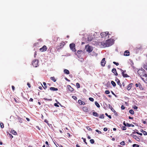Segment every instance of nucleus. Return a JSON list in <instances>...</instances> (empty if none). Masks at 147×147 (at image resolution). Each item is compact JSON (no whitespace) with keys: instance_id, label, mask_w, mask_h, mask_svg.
Wrapping results in <instances>:
<instances>
[{"instance_id":"nucleus-36","label":"nucleus","mask_w":147,"mask_h":147,"mask_svg":"<svg viewBox=\"0 0 147 147\" xmlns=\"http://www.w3.org/2000/svg\"><path fill=\"white\" fill-rule=\"evenodd\" d=\"M105 115L108 117L109 119H111V115H108L107 113H105Z\"/></svg>"},{"instance_id":"nucleus-49","label":"nucleus","mask_w":147,"mask_h":147,"mask_svg":"<svg viewBox=\"0 0 147 147\" xmlns=\"http://www.w3.org/2000/svg\"><path fill=\"white\" fill-rule=\"evenodd\" d=\"M72 98H73V99H74V100H76L77 99V98L76 96H72Z\"/></svg>"},{"instance_id":"nucleus-28","label":"nucleus","mask_w":147,"mask_h":147,"mask_svg":"<svg viewBox=\"0 0 147 147\" xmlns=\"http://www.w3.org/2000/svg\"><path fill=\"white\" fill-rule=\"evenodd\" d=\"M12 133L14 135H16L17 134V133L14 130H11Z\"/></svg>"},{"instance_id":"nucleus-31","label":"nucleus","mask_w":147,"mask_h":147,"mask_svg":"<svg viewBox=\"0 0 147 147\" xmlns=\"http://www.w3.org/2000/svg\"><path fill=\"white\" fill-rule=\"evenodd\" d=\"M129 113L132 115L134 114V112L132 109L130 110L129 111Z\"/></svg>"},{"instance_id":"nucleus-39","label":"nucleus","mask_w":147,"mask_h":147,"mask_svg":"<svg viewBox=\"0 0 147 147\" xmlns=\"http://www.w3.org/2000/svg\"><path fill=\"white\" fill-rule=\"evenodd\" d=\"M0 127H1V128H3L4 127V124H3V123H2V122H1L0 123Z\"/></svg>"},{"instance_id":"nucleus-57","label":"nucleus","mask_w":147,"mask_h":147,"mask_svg":"<svg viewBox=\"0 0 147 147\" xmlns=\"http://www.w3.org/2000/svg\"><path fill=\"white\" fill-rule=\"evenodd\" d=\"M54 105L55 106V107H59V105H58V104L57 103H55L54 104Z\"/></svg>"},{"instance_id":"nucleus-17","label":"nucleus","mask_w":147,"mask_h":147,"mask_svg":"<svg viewBox=\"0 0 147 147\" xmlns=\"http://www.w3.org/2000/svg\"><path fill=\"white\" fill-rule=\"evenodd\" d=\"M63 72L64 73L66 74H69V71L67 69H64L63 70Z\"/></svg>"},{"instance_id":"nucleus-27","label":"nucleus","mask_w":147,"mask_h":147,"mask_svg":"<svg viewBox=\"0 0 147 147\" xmlns=\"http://www.w3.org/2000/svg\"><path fill=\"white\" fill-rule=\"evenodd\" d=\"M95 104L96 106L98 107L99 108L100 107V105L98 103L97 101H95Z\"/></svg>"},{"instance_id":"nucleus-22","label":"nucleus","mask_w":147,"mask_h":147,"mask_svg":"<svg viewBox=\"0 0 147 147\" xmlns=\"http://www.w3.org/2000/svg\"><path fill=\"white\" fill-rule=\"evenodd\" d=\"M122 75L123 77L124 78H127L129 77V76L127 74H124Z\"/></svg>"},{"instance_id":"nucleus-45","label":"nucleus","mask_w":147,"mask_h":147,"mask_svg":"<svg viewBox=\"0 0 147 147\" xmlns=\"http://www.w3.org/2000/svg\"><path fill=\"white\" fill-rule=\"evenodd\" d=\"M110 93V91L108 90H106L105 92V93L106 94H109Z\"/></svg>"},{"instance_id":"nucleus-20","label":"nucleus","mask_w":147,"mask_h":147,"mask_svg":"<svg viewBox=\"0 0 147 147\" xmlns=\"http://www.w3.org/2000/svg\"><path fill=\"white\" fill-rule=\"evenodd\" d=\"M92 115L93 116L96 117H98V114L95 112H93L92 113Z\"/></svg>"},{"instance_id":"nucleus-43","label":"nucleus","mask_w":147,"mask_h":147,"mask_svg":"<svg viewBox=\"0 0 147 147\" xmlns=\"http://www.w3.org/2000/svg\"><path fill=\"white\" fill-rule=\"evenodd\" d=\"M82 139H83V141L85 142L86 144H87V143L86 142V139L85 138H82Z\"/></svg>"},{"instance_id":"nucleus-58","label":"nucleus","mask_w":147,"mask_h":147,"mask_svg":"<svg viewBox=\"0 0 147 147\" xmlns=\"http://www.w3.org/2000/svg\"><path fill=\"white\" fill-rule=\"evenodd\" d=\"M107 129H108L107 128V127H105L103 129V130L105 131H107Z\"/></svg>"},{"instance_id":"nucleus-30","label":"nucleus","mask_w":147,"mask_h":147,"mask_svg":"<svg viewBox=\"0 0 147 147\" xmlns=\"http://www.w3.org/2000/svg\"><path fill=\"white\" fill-rule=\"evenodd\" d=\"M43 84L44 86V87H43L42 85V86L45 89L46 88H47V86L46 83L45 82H43Z\"/></svg>"},{"instance_id":"nucleus-61","label":"nucleus","mask_w":147,"mask_h":147,"mask_svg":"<svg viewBox=\"0 0 147 147\" xmlns=\"http://www.w3.org/2000/svg\"><path fill=\"white\" fill-rule=\"evenodd\" d=\"M120 80L118 79L117 78H116L115 79V81L117 82L118 81H119Z\"/></svg>"},{"instance_id":"nucleus-62","label":"nucleus","mask_w":147,"mask_h":147,"mask_svg":"<svg viewBox=\"0 0 147 147\" xmlns=\"http://www.w3.org/2000/svg\"><path fill=\"white\" fill-rule=\"evenodd\" d=\"M111 110L114 113L115 112V110L113 108H112V109H111Z\"/></svg>"},{"instance_id":"nucleus-23","label":"nucleus","mask_w":147,"mask_h":147,"mask_svg":"<svg viewBox=\"0 0 147 147\" xmlns=\"http://www.w3.org/2000/svg\"><path fill=\"white\" fill-rule=\"evenodd\" d=\"M50 79L53 82H55L56 81V79L54 77H52L50 78Z\"/></svg>"},{"instance_id":"nucleus-63","label":"nucleus","mask_w":147,"mask_h":147,"mask_svg":"<svg viewBox=\"0 0 147 147\" xmlns=\"http://www.w3.org/2000/svg\"><path fill=\"white\" fill-rule=\"evenodd\" d=\"M33 100L32 98H30L29 100V101L30 102H32L33 101Z\"/></svg>"},{"instance_id":"nucleus-51","label":"nucleus","mask_w":147,"mask_h":147,"mask_svg":"<svg viewBox=\"0 0 147 147\" xmlns=\"http://www.w3.org/2000/svg\"><path fill=\"white\" fill-rule=\"evenodd\" d=\"M143 134L144 135H147V132H146L145 131H143Z\"/></svg>"},{"instance_id":"nucleus-33","label":"nucleus","mask_w":147,"mask_h":147,"mask_svg":"<svg viewBox=\"0 0 147 147\" xmlns=\"http://www.w3.org/2000/svg\"><path fill=\"white\" fill-rule=\"evenodd\" d=\"M83 110L85 112H87L88 111V109L86 107H83Z\"/></svg>"},{"instance_id":"nucleus-53","label":"nucleus","mask_w":147,"mask_h":147,"mask_svg":"<svg viewBox=\"0 0 147 147\" xmlns=\"http://www.w3.org/2000/svg\"><path fill=\"white\" fill-rule=\"evenodd\" d=\"M144 68L145 69L147 70V65H144Z\"/></svg>"},{"instance_id":"nucleus-4","label":"nucleus","mask_w":147,"mask_h":147,"mask_svg":"<svg viewBox=\"0 0 147 147\" xmlns=\"http://www.w3.org/2000/svg\"><path fill=\"white\" fill-rule=\"evenodd\" d=\"M69 47L70 49L72 51L76 52V50L75 49V45L74 43H71L69 45Z\"/></svg>"},{"instance_id":"nucleus-64","label":"nucleus","mask_w":147,"mask_h":147,"mask_svg":"<svg viewBox=\"0 0 147 147\" xmlns=\"http://www.w3.org/2000/svg\"><path fill=\"white\" fill-rule=\"evenodd\" d=\"M117 83L118 85H119L121 83H120V81H118V82H117Z\"/></svg>"},{"instance_id":"nucleus-29","label":"nucleus","mask_w":147,"mask_h":147,"mask_svg":"<svg viewBox=\"0 0 147 147\" xmlns=\"http://www.w3.org/2000/svg\"><path fill=\"white\" fill-rule=\"evenodd\" d=\"M111 84H112V85L113 86V87H115L116 86V84L113 81H111Z\"/></svg>"},{"instance_id":"nucleus-16","label":"nucleus","mask_w":147,"mask_h":147,"mask_svg":"<svg viewBox=\"0 0 147 147\" xmlns=\"http://www.w3.org/2000/svg\"><path fill=\"white\" fill-rule=\"evenodd\" d=\"M67 88L70 91L72 92L74 90V89L72 88L70 85H68L67 86Z\"/></svg>"},{"instance_id":"nucleus-59","label":"nucleus","mask_w":147,"mask_h":147,"mask_svg":"<svg viewBox=\"0 0 147 147\" xmlns=\"http://www.w3.org/2000/svg\"><path fill=\"white\" fill-rule=\"evenodd\" d=\"M123 125L125 126H127L126 125H127V123H125V121H124L123 122Z\"/></svg>"},{"instance_id":"nucleus-38","label":"nucleus","mask_w":147,"mask_h":147,"mask_svg":"<svg viewBox=\"0 0 147 147\" xmlns=\"http://www.w3.org/2000/svg\"><path fill=\"white\" fill-rule=\"evenodd\" d=\"M133 147H139V146L138 145L136 144H133L132 145Z\"/></svg>"},{"instance_id":"nucleus-14","label":"nucleus","mask_w":147,"mask_h":147,"mask_svg":"<svg viewBox=\"0 0 147 147\" xmlns=\"http://www.w3.org/2000/svg\"><path fill=\"white\" fill-rule=\"evenodd\" d=\"M100 46L101 47H107L106 45V42L105 43L104 42H101L100 43Z\"/></svg>"},{"instance_id":"nucleus-46","label":"nucleus","mask_w":147,"mask_h":147,"mask_svg":"<svg viewBox=\"0 0 147 147\" xmlns=\"http://www.w3.org/2000/svg\"><path fill=\"white\" fill-rule=\"evenodd\" d=\"M113 63L115 65H116L117 66H118L119 65V64L118 63H117L116 62H115V61H113Z\"/></svg>"},{"instance_id":"nucleus-8","label":"nucleus","mask_w":147,"mask_h":147,"mask_svg":"<svg viewBox=\"0 0 147 147\" xmlns=\"http://www.w3.org/2000/svg\"><path fill=\"white\" fill-rule=\"evenodd\" d=\"M105 58H103L101 62V65L102 66H104L106 63V61H105Z\"/></svg>"},{"instance_id":"nucleus-52","label":"nucleus","mask_w":147,"mask_h":147,"mask_svg":"<svg viewBox=\"0 0 147 147\" xmlns=\"http://www.w3.org/2000/svg\"><path fill=\"white\" fill-rule=\"evenodd\" d=\"M136 133L137 134L140 135V136H142V133H139L138 131V132H136Z\"/></svg>"},{"instance_id":"nucleus-11","label":"nucleus","mask_w":147,"mask_h":147,"mask_svg":"<svg viewBox=\"0 0 147 147\" xmlns=\"http://www.w3.org/2000/svg\"><path fill=\"white\" fill-rule=\"evenodd\" d=\"M112 72L114 74V75L115 76H117L118 75V74L116 70V69H115V68L113 69L112 70Z\"/></svg>"},{"instance_id":"nucleus-18","label":"nucleus","mask_w":147,"mask_h":147,"mask_svg":"<svg viewBox=\"0 0 147 147\" xmlns=\"http://www.w3.org/2000/svg\"><path fill=\"white\" fill-rule=\"evenodd\" d=\"M78 102L80 105H85V102L83 101H82L81 100H78Z\"/></svg>"},{"instance_id":"nucleus-35","label":"nucleus","mask_w":147,"mask_h":147,"mask_svg":"<svg viewBox=\"0 0 147 147\" xmlns=\"http://www.w3.org/2000/svg\"><path fill=\"white\" fill-rule=\"evenodd\" d=\"M90 143L92 144H93L94 143V141L93 139H90Z\"/></svg>"},{"instance_id":"nucleus-5","label":"nucleus","mask_w":147,"mask_h":147,"mask_svg":"<svg viewBox=\"0 0 147 147\" xmlns=\"http://www.w3.org/2000/svg\"><path fill=\"white\" fill-rule=\"evenodd\" d=\"M38 60L37 59H35L33 61L32 63L33 65L36 67H37L38 66Z\"/></svg>"},{"instance_id":"nucleus-56","label":"nucleus","mask_w":147,"mask_h":147,"mask_svg":"<svg viewBox=\"0 0 147 147\" xmlns=\"http://www.w3.org/2000/svg\"><path fill=\"white\" fill-rule=\"evenodd\" d=\"M103 105H104V107H107V106H108V105H107V104L105 103Z\"/></svg>"},{"instance_id":"nucleus-44","label":"nucleus","mask_w":147,"mask_h":147,"mask_svg":"<svg viewBox=\"0 0 147 147\" xmlns=\"http://www.w3.org/2000/svg\"><path fill=\"white\" fill-rule=\"evenodd\" d=\"M82 50H79L78 51L77 54H78L79 55L81 54L82 52Z\"/></svg>"},{"instance_id":"nucleus-7","label":"nucleus","mask_w":147,"mask_h":147,"mask_svg":"<svg viewBox=\"0 0 147 147\" xmlns=\"http://www.w3.org/2000/svg\"><path fill=\"white\" fill-rule=\"evenodd\" d=\"M65 43L64 42H63L62 43H60L57 46V50H59L63 47L64 45H65Z\"/></svg>"},{"instance_id":"nucleus-10","label":"nucleus","mask_w":147,"mask_h":147,"mask_svg":"<svg viewBox=\"0 0 147 147\" xmlns=\"http://www.w3.org/2000/svg\"><path fill=\"white\" fill-rule=\"evenodd\" d=\"M47 48L46 46H43L42 48L40 49V50L41 52H43L47 50Z\"/></svg>"},{"instance_id":"nucleus-26","label":"nucleus","mask_w":147,"mask_h":147,"mask_svg":"<svg viewBox=\"0 0 147 147\" xmlns=\"http://www.w3.org/2000/svg\"><path fill=\"white\" fill-rule=\"evenodd\" d=\"M127 126L128 127H130L131 126H132V127H134V125H132V124H130L128 123H127Z\"/></svg>"},{"instance_id":"nucleus-60","label":"nucleus","mask_w":147,"mask_h":147,"mask_svg":"<svg viewBox=\"0 0 147 147\" xmlns=\"http://www.w3.org/2000/svg\"><path fill=\"white\" fill-rule=\"evenodd\" d=\"M65 79L67 81L69 82H70V80L68 79L66 77H65Z\"/></svg>"},{"instance_id":"nucleus-3","label":"nucleus","mask_w":147,"mask_h":147,"mask_svg":"<svg viewBox=\"0 0 147 147\" xmlns=\"http://www.w3.org/2000/svg\"><path fill=\"white\" fill-rule=\"evenodd\" d=\"M85 49L86 51L89 53L92 52L93 50L92 47L89 46L88 45L86 46Z\"/></svg>"},{"instance_id":"nucleus-21","label":"nucleus","mask_w":147,"mask_h":147,"mask_svg":"<svg viewBox=\"0 0 147 147\" xmlns=\"http://www.w3.org/2000/svg\"><path fill=\"white\" fill-rule=\"evenodd\" d=\"M120 127H121L122 129L123 130H125L126 129V126H123L122 125H120Z\"/></svg>"},{"instance_id":"nucleus-9","label":"nucleus","mask_w":147,"mask_h":147,"mask_svg":"<svg viewBox=\"0 0 147 147\" xmlns=\"http://www.w3.org/2000/svg\"><path fill=\"white\" fill-rule=\"evenodd\" d=\"M130 136H131L133 137V138L136 140L138 141H139L140 140V138L136 136L135 135H133L132 134H131L130 135Z\"/></svg>"},{"instance_id":"nucleus-6","label":"nucleus","mask_w":147,"mask_h":147,"mask_svg":"<svg viewBox=\"0 0 147 147\" xmlns=\"http://www.w3.org/2000/svg\"><path fill=\"white\" fill-rule=\"evenodd\" d=\"M108 35L109 34V32H102L100 34L101 37L102 38L107 37V35Z\"/></svg>"},{"instance_id":"nucleus-34","label":"nucleus","mask_w":147,"mask_h":147,"mask_svg":"<svg viewBox=\"0 0 147 147\" xmlns=\"http://www.w3.org/2000/svg\"><path fill=\"white\" fill-rule=\"evenodd\" d=\"M99 118L100 119H104V115L103 114H101L99 116Z\"/></svg>"},{"instance_id":"nucleus-1","label":"nucleus","mask_w":147,"mask_h":147,"mask_svg":"<svg viewBox=\"0 0 147 147\" xmlns=\"http://www.w3.org/2000/svg\"><path fill=\"white\" fill-rule=\"evenodd\" d=\"M107 47H109L114 44V40L113 39H109L107 40L106 42Z\"/></svg>"},{"instance_id":"nucleus-55","label":"nucleus","mask_w":147,"mask_h":147,"mask_svg":"<svg viewBox=\"0 0 147 147\" xmlns=\"http://www.w3.org/2000/svg\"><path fill=\"white\" fill-rule=\"evenodd\" d=\"M121 108L122 110H124L125 109V107L123 105H122Z\"/></svg>"},{"instance_id":"nucleus-25","label":"nucleus","mask_w":147,"mask_h":147,"mask_svg":"<svg viewBox=\"0 0 147 147\" xmlns=\"http://www.w3.org/2000/svg\"><path fill=\"white\" fill-rule=\"evenodd\" d=\"M18 119L20 123H22V119L20 117H18Z\"/></svg>"},{"instance_id":"nucleus-37","label":"nucleus","mask_w":147,"mask_h":147,"mask_svg":"<svg viewBox=\"0 0 147 147\" xmlns=\"http://www.w3.org/2000/svg\"><path fill=\"white\" fill-rule=\"evenodd\" d=\"M76 86H77V88H79L80 87V84L79 83H76Z\"/></svg>"},{"instance_id":"nucleus-19","label":"nucleus","mask_w":147,"mask_h":147,"mask_svg":"<svg viewBox=\"0 0 147 147\" xmlns=\"http://www.w3.org/2000/svg\"><path fill=\"white\" fill-rule=\"evenodd\" d=\"M87 38L88 40V41L90 42L92 40L93 38L92 37V36H88L87 37Z\"/></svg>"},{"instance_id":"nucleus-15","label":"nucleus","mask_w":147,"mask_h":147,"mask_svg":"<svg viewBox=\"0 0 147 147\" xmlns=\"http://www.w3.org/2000/svg\"><path fill=\"white\" fill-rule=\"evenodd\" d=\"M50 90L52 91H55L58 90V89L57 88H55L54 87H51L50 88Z\"/></svg>"},{"instance_id":"nucleus-40","label":"nucleus","mask_w":147,"mask_h":147,"mask_svg":"<svg viewBox=\"0 0 147 147\" xmlns=\"http://www.w3.org/2000/svg\"><path fill=\"white\" fill-rule=\"evenodd\" d=\"M120 144L121 145H123V146H124V145H125V143L124 142V141H123L122 142H121L120 143Z\"/></svg>"},{"instance_id":"nucleus-2","label":"nucleus","mask_w":147,"mask_h":147,"mask_svg":"<svg viewBox=\"0 0 147 147\" xmlns=\"http://www.w3.org/2000/svg\"><path fill=\"white\" fill-rule=\"evenodd\" d=\"M145 71L144 69H140L138 70L137 72L138 74L140 76L146 77V75L144 72Z\"/></svg>"},{"instance_id":"nucleus-42","label":"nucleus","mask_w":147,"mask_h":147,"mask_svg":"<svg viewBox=\"0 0 147 147\" xmlns=\"http://www.w3.org/2000/svg\"><path fill=\"white\" fill-rule=\"evenodd\" d=\"M87 129L89 131H92V129L89 126H87L86 127Z\"/></svg>"},{"instance_id":"nucleus-13","label":"nucleus","mask_w":147,"mask_h":147,"mask_svg":"<svg viewBox=\"0 0 147 147\" xmlns=\"http://www.w3.org/2000/svg\"><path fill=\"white\" fill-rule=\"evenodd\" d=\"M132 83H130L127 86V89L128 90H129L131 89V87H132Z\"/></svg>"},{"instance_id":"nucleus-48","label":"nucleus","mask_w":147,"mask_h":147,"mask_svg":"<svg viewBox=\"0 0 147 147\" xmlns=\"http://www.w3.org/2000/svg\"><path fill=\"white\" fill-rule=\"evenodd\" d=\"M44 99L45 100H48V101H51V100H52V99H49V98H44Z\"/></svg>"},{"instance_id":"nucleus-32","label":"nucleus","mask_w":147,"mask_h":147,"mask_svg":"<svg viewBox=\"0 0 147 147\" xmlns=\"http://www.w3.org/2000/svg\"><path fill=\"white\" fill-rule=\"evenodd\" d=\"M120 70L121 71V74H125V73L126 71L125 70H122L121 69H120Z\"/></svg>"},{"instance_id":"nucleus-47","label":"nucleus","mask_w":147,"mask_h":147,"mask_svg":"<svg viewBox=\"0 0 147 147\" xmlns=\"http://www.w3.org/2000/svg\"><path fill=\"white\" fill-rule=\"evenodd\" d=\"M95 131L98 133L99 134H101V131H99V130H98V129H96L95 130Z\"/></svg>"},{"instance_id":"nucleus-24","label":"nucleus","mask_w":147,"mask_h":147,"mask_svg":"<svg viewBox=\"0 0 147 147\" xmlns=\"http://www.w3.org/2000/svg\"><path fill=\"white\" fill-rule=\"evenodd\" d=\"M139 88L141 90H143V88L142 87V85L140 84V83H139Z\"/></svg>"},{"instance_id":"nucleus-41","label":"nucleus","mask_w":147,"mask_h":147,"mask_svg":"<svg viewBox=\"0 0 147 147\" xmlns=\"http://www.w3.org/2000/svg\"><path fill=\"white\" fill-rule=\"evenodd\" d=\"M89 100H90V101H92V102H93L94 101V99L93 98H92V97H90L89 98Z\"/></svg>"},{"instance_id":"nucleus-50","label":"nucleus","mask_w":147,"mask_h":147,"mask_svg":"<svg viewBox=\"0 0 147 147\" xmlns=\"http://www.w3.org/2000/svg\"><path fill=\"white\" fill-rule=\"evenodd\" d=\"M79 60L81 62H83L84 61V59L82 58H80L79 59Z\"/></svg>"},{"instance_id":"nucleus-12","label":"nucleus","mask_w":147,"mask_h":147,"mask_svg":"<svg viewBox=\"0 0 147 147\" xmlns=\"http://www.w3.org/2000/svg\"><path fill=\"white\" fill-rule=\"evenodd\" d=\"M129 52L128 50L125 51L124 53V55L125 56H129Z\"/></svg>"},{"instance_id":"nucleus-54","label":"nucleus","mask_w":147,"mask_h":147,"mask_svg":"<svg viewBox=\"0 0 147 147\" xmlns=\"http://www.w3.org/2000/svg\"><path fill=\"white\" fill-rule=\"evenodd\" d=\"M133 108L135 109H137L138 108V107L137 106L135 105L133 107Z\"/></svg>"}]
</instances>
